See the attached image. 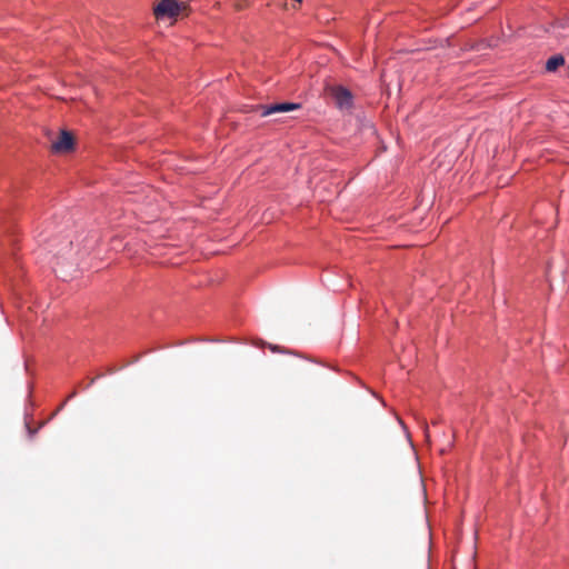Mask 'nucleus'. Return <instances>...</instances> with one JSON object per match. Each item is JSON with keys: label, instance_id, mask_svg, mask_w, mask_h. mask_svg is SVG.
<instances>
[{"label": "nucleus", "instance_id": "3", "mask_svg": "<svg viewBox=\"0 0 569 569\" xmlns=\"http://www.w3.org/2000/svg\"><path fill=\"white\" fill-rule=\"evenodd\" d=\"M73 147V137L68 131H62L59 139L52 143V149L56 152H66Z\"/></svg>", "mask_w": 569, "mask_h": 569}, {"label": "nucleus", "instance_id": "1", "mask_svg": "<svg viewBox=\"0 0 569 569\" xmlns=\"http://www.w3.org/2000/svg\"><path fill=\"white\" fill-rule=\"evenodd\" d=\"M180 12V4L176 0H161L154 8L157 18H173Z\"/></svg>", "mask_w": 569, "mask_h": 569}, {"label": "nucleus", "instance_id": "5", "mask_svg": "<svg viewBox=\"0 0 569 569\" xmlns=\"http://www.w3.org/2000/svg\"><path fill=\"white\" fill-rule=\"evenodd\" d=\"M260 109L262 117H267L274 112H284V102H278L271 106H262Z\"/></svg>", "mask_w": 569, "mask_h": 569}, {"label": "nucleus", "instance_id": "4", "mask_svg": "<svg viewBox=\"0 0 569 569\" xmlns=\"http://www.w3.org/2000/svg\"><path fill=\"white\" fill-rule=\"evenodd\" d=\"M563 63L565 59L561 54L552 56L546 62V70L549 72L556 71Z\"/></svg>", "mask_w": 569, "mask_h": 569}, {"label": "nucleus", "instance_id": "8", "mask_svg": "<svg viewBox=\"0 0 569 569\" xmlns=\"http://www.w3.org/2000/svg\"><path fill=\"white\" fill-rule=\"evenodd\" d=\"M27 428H28V431H29L30 437H32V436H33V433H34L36 431L31 430V429H30V427H29L28 425H27Z\"/></svg>", "mask_w": 569, "mask_h": 569}, {"label": "nucleus", "instance_id": "2", "mask_svg": "<svg viewBox=\"0 0 569 569\" xmlns=\"http://www.w3.org/2000/svg\"><path fill=\"white\" fill-rule=\"evenodd\" d=\"M333 100L336 106L339 109H349L352 106V94L351 92L343 88V87H337L332 91Z\"/></svg>", "mask_w": 569, "mask_h": 569}, {"label": "nucleus", "instance_id": "6", "mask_svg": "<svg viewBox=\"0 0 569 569\" xmlns=\"http://www.w3.org/2000/svg\"><path fill=\"white\" fill-rule=\"evenodd\" d=\"M297 108H298V104L291 103V102H287V112L296 110Z\"/></svg>", "mask_w": 569, "mask_h": 569}, {"label": "nucleus", "instance_id": "7", "mask_svg": "<svg viewBox=\"0 0 569 569\" xmlns=\"http://www.w3.org/2000/svg\"><path fill=\"white\" fill-rule=\"evenodd\" d=\"M270 349L272 352H283V350L281 349V347L277 346V345H271L270 346Z\"/></svg>", "mask_w": 569, "mask_h": 569}]
</instances>
